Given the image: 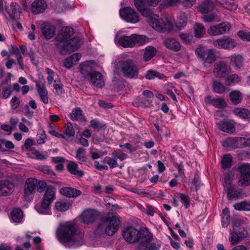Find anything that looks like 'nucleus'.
<instances>
[{
    "label": "nucleus",
    "instance_id": "obj_29",
    "mask_svg": "<svg viewBox=\"0 0 250 250\" xmlns=\"http://www.w3.org/2000/svg\"><path fill=\"white\" fill-rule=\"evenodd\" d=\"M157 50L152 46H147L144 50L143 59L145 62H147L152 59L156 55Z\"/></svg>",
    "mask_w": 250,
    "mask_h": 250
},
{
    "label": "nucleus",
    "instance_id": "obj_41",
    "mask_svg": "<svg viewBox=\"0 0 250 250\" xmlns=\"http://www.w3.org/2000/svg\"><path fill=\"white\" fill-rule=\"evenodd\" d=\"M233 207L238 210H250V202L243 201L233 205Z\"/></svg>",
    "mask_w": 250,
    "mask_h": 250
},
{
    "label": "nucleus",
    "instance_id": "obj_50",
    "mask_svg": "<svg viewBox=\"0 0 250 250\" xmlns=\"http://www.w3.org/2000/svg\"><path fill=\"white\" fill-rule=\"evenodd\" d=\"M212 105L215 107L221 108L226 106V103L224 99L214 98L213 100Z\"/></svg>",
    "mask_w": 250,
    "mask_h": 250
},
{
    "label": "nucleus",
    "instance_id": "obj_10",
    "mask_svg": "<svg viewBox=\"0 0 250 250\" xmlns=\"http://www.w3.org/2000/svg\"><path fill=\"white\" fill-rule=\"evenodd\" d=\"M120 15L127 22L136 23L139 21V16L137 13L132 8L129 7L121 9Z\"/></svg>",
    "mask_w": 250,
    "mask_h": 250
},
{
    "label": "nucleus",
    "instance_id": "obj_23",
    "mask_svg": "<svg viewBox=\"0 0 250 250\" xmlns=\"http://www.w3.org/2000/svg\"><path fill=\"white\" fill-rule=\"evenodd\" d=\"M216 125L220 130L225 132L232 133L235 131L233 124L227 121H220Z\"/></svg>",
    "mask_w": 250,
    "mask_h": 250
},
{
    "label": "nucleus",
    "instance_id": "obj_61",
    "mask_svg": "<svg viewBox=\"0 0 250 250\" xmlns=\"http://www.w3.org/2000/svg\"><path fill=\"white\" fill-rule=\"evenodd\" d=\"M36 87L37 89L38 92L40 95L43 94H47V90L45 87V86L43 84L41 83L38 82H36Z\"/></svg>",
    "mask_w": 250,
    "mask_h": 250
},
{
    "label": "nucleus",
    "instance_id": "obj_52",
    "mask_svg": "<svg viewBox=\"0 0 250 250\" xmlns=\"http://www.w3.org/2000/svg\"><path fill=\"white\" fill-rule=\"evenodd\" d=\"M104 162L108 164L111 168L116 167L118 166L117 160L114 158L110 157H106L104 160Z\"/></svg>",
    "mask_w": 250,
    "mask_h": 250
},
{
    "label": "nucleus",
    "instance_id": "obj_26",
    "mask_svg": "<svg viewBox=\"0 0 250 250\" xmlns=\"http://www.w3.org/2000/svg\"><path fill=\"white\" fill-rule=\"evenodd\" d=\"M215 7L214 3L209 0H206L199 6V11L204 14L212 11Z\"/></svg>",
    "mask_w": 250,
    "mask_h": 250
},
{
    "label": "nucleus",
    "instance_id": "obj_21",
    "mask_svg": "<svg viewBox=\"0 0 250 250\" xmlns=\"http://www.w3.org/2000/svg\"><path fill=\"white\" fill-rule=\"evenodd\" d=\"M68 171L71 174L79 177H82L84 175V171L80 169L78 165L74 161H70L67 165Z\"/></svg>",
    "mask_w": 250,
    "mask_h": 250
},
{
    "label": "nucleus",
    "instance_id": "obj_28",
    "mask_svg": "<svg viewBox=\"0 0 250 250\" xmlns=\"http://www.w3.org/2000/svg\"><path fill=\"white\" fill-rule=\"evenodd\" d=\"M227 198L229 200L233 198H238L241 194L240 189H238L235 186H229L227 188Z\"/></svg>",
    "mask_w": 250,
    "mask_h": 250
},
{
    "label": "nucleus",
    "instance_id": "obj_7",
    "mask_svg": "<svg viewBox=\"0 0 250 250\" xmlns=\"http://www.w3.org/2000/svg\"><path fill=\"white\" fill-rule=\"evenodd\" d=\"M148 42L146 36L132 34L131 36H123L118 39V43L124 47H132L136 43L144 44Z\"/></svg>",
    "mask_w": 250,
    "mask_h": 250
},
{
    "label": "nucleus",
    "instance_id": "obj_19",
    "mask_svg": "<svg viewBox=\"0 0 250 250\" xmlns=\"http://www.w3.org/2000/svg\"><path fill=\"white\" fill-rule=\"evenodd\" d=\"M74 34L73 29L71 27H63L60 33L55 38L56 41L62 42L66 41Z\"/></svg>",
    "mask_w": 250,
    "mask_h": 250
},
{
    "label": "nucleus",
    "instance_id": "obj_32",
    "mask_svg": "<svg viewBox=\"0 0 250 250\" xmlns=\"http://www.w3.org/2000/svg\"><path fill=\"white\" fill-rule=\"evenodd\" d=\"M217 1L223 7L228 10H235L237 7L234 0H217Z\"/></svg>",
    "mask_w": 250,
    "mask_h": 250
},
{
    "label": "nucleus",
    "instance_id": "obj_55",
    "mask_svg": "<svg viewBox=\"0 0 250 250\" xmlns=\"http://www.w3.org/2000/svg\"><path fill=\"white\" fill-rule=\"evenodd\" d=\"M64 133L66 136L69 137L73 136L75 135V130L71 123L68 122L67 123L66 128Z\"/></svg>",
    "mask_w": 250,
    "mask_h": 250
},
{
    "label": "nucleus",
    "instance_id": "obj_64",
    "mask_svg": "<svg viewBox=\"0 0 250 250\" xmlns=\"http://www.w3.org/2000/svg\"><path fill=\"white\" fill-rule=\"evenodd\" d=\"M112 156L116 160L119 159L121 161H123L126 158V155L124 153H120L115 151L112 153Z\"/></svg>",
    "mask_w": 250,
    "mask_h": 250
},
{
    "label": "nucleus",
    "instance_id": "obj_53",
    "mask_svg": "<svg viewBox=\"0 0 250 250\" xmlns=\"http://www.w3.org/2000/svg\"><path fill=\"white\" fill-rule=\"evenodd\" d=\"M112 83L114 87L120 90L125 87V82L122 79H117L114 78L112 80Z\"/></svg>",
    "mask_w": 250,
    "mask_h": 250
},
{
    "label": "nucleus",
    "instance_id": "obj_2",
    "mask_svg": "<svg viewBox=\"0 0 250 250\" xmlns=\"http://www.w3.org/2000/svg\"><path fill=\"white\" fill-rule=\"evenodd\" d=\"M56 234L65 247H78L83 244V234L77 230L73 223L66 222L61 225Z\"/></svg>",
    "mask_w": 250,
    "mask_h": 250
},
{
    "label": "nucleus",
    "instance_id": "obj_16",
    "mask_svg": "<svg viewBox=\"0 0 250 250\" xmlns=\"http://www.w3.org/2000/svg\"><path fill=\"white\" fill-rule=\"evenodd\" d=\"M14 185L8 180H0V196H7L13 191Z\"/></svg>",
    "mask_w": 250,
    "mask_h": 250
},
{
    "label": "nucleus",
    "instance_id": "obj_38",
    "mask_svg": "<svg viewBox=\"0 0 250 250\" xmlns=\"http://www.w3.org/2000/svg\"><path fill=\"white\" fill-rule=\"evenodd\" d=\"M10 7L12 10V13H10L9 12L7 11V13L9 16V18L11 19H14L15 18V15L20 14L21 12V9L20 5L15 2H12L11 3Z\"/></svg>",
    "mask_w": 250,
    "mask_h": 250
},
{
    "label": "nucleus",
    "instance_id": "obj_25",
    "mask_svg": "<svg viewBox=\"0 0 250 250\" xmlns=\"http://www.w3.org/2000/svg\"><path fill=\"white\" fill-rule=\"evenodd\" d=\"M165 46L173 51H179L181 49L179 42L174 38H167L165 41Z\"/></svg>",
    "mask_w": 250,
    "mask_h": 250
},
{
    "label": "nucleus",
    "instance_id": "obj_56",
    "mask_svg": "<svg viewBox=\"0 0 250 250\" xmlns=\"http://www.w3.org/2000/svg\"><path fill=\"white\" fill-rule=\"evenodd\" d=\"M90 126L97 131H99L104 126V125H103L97 120H91L90 122Z\"/></svg>",
    "mask_w": 250,
    "mask_h": 250
},
{
    "label": "nucleus",
    "instance_id": "obj_47",
    "mask_svg": "<svg viewBox=\"0 0 250 250\" xmlns=\"http://www.w3.org/2000/svg\"><path fill=\"white\" fill-rule=\"evenodd\" d=\"M141 14L147 18V22H148L151 19L154 17L153 16H155L156 14H155L152 10L148 8H145L143 10H141L139 11Z\"/></svg>",
    "mask_w": 250,
    "mask_h": 250
},
{
    "label": "nucleus",
    "instance_id": "obj_43",
    "mask_svg": "<svg viewBox=\"0 0 250 250\" xmlns=\"http://www.w3.org/2000/svg\"><path fill=\"white\" fill-rule=\"evenodd\" d=\"M51 151V150L43 152L39 151L35 149L32 150V153L35 156L36 159L39 160H46L49 155L48 151Z\"/></svg>",
    "mask_w": 250,
    "mask_h": 250
},
{
    "label": "nucleus",
    "instance_id": "obj_20",
    "mask_svg": "<svg viewBox=\"0 0 250 250\" xmlns=\"http://www.w3.org/2000/svg\"><path fill=\"white\" fill-rule=\"evenodd\" d=\"M47 7L46 2L44 0H35L32 4L31 10L35 14L43 12Z\"/></svg>",
    "mask_w": 250,
    "mask_h": 250
},
{
    "label": "nucleus",
    "instance_id": "obj_58",
    "mask_svg": "<svg viewBox=\"0 0 250 250\" xmlns=\"http://www.w3.org/2000/svg\"><path fill=\"white\" fill-rule=\"evenodd\" d=\"M46 135L43 130H40L37 137V141L38 144H42L45 143Z\"/></svg>",
    "mask_w": 250,
    "mask_h": 250
},
{
    "label": "nucleus",
    "instance_id": "obj_15",
    "mask_svg": "<svg viewBox=\"0 0 250 250\" xmlns=\"http://www.w3.org/2000/svg\"><path fill=\"white\" fill-rule=\"evenodd\" d=\"M87 81L92 86L99 88L103 87L105 85L104 81L102 74L100 72L96 71L93 72V74Z\"/></svg>",
    "mask_w": 250,
    "mask_h": 250
},
{
    "label": "nucleus",
    "instance_id": "obj_8",
    "mask_svg": "<svg viewBox=\"0 0 250 250\" xmlns=\"http://www.w3.org/2000/svg\"><path fill=\"white\" fill-rule=\"evenodd\" d=\"M236 170L240 174L238 184L241 187H246L250 185V164L243 163L238 166Z\"/></svg>",
    "mask_w": 250,
    "mask_h": 250
},
{
    "label": "nucleus",
    "instance_id": "obj_37",
    "mask_svg": "<svg viewBox=\"0 0 250 250\" xmlns=\"http://www.w3.org/2000/svg\"><path fill=\"white\" fill-rule=\"evenodd\" d=\"M71 206V204L68 202H66L65 201H57L56 203L55 208L59 211L63 212L69 209Z\"/></svg>",
    "mask_w": 250,
    "mask_h": 250
},
{
    "label": "nucleus",
    "instance_id": "obj_30",
    "mask_svg": "<svg viewBox=\"0 0 250 250\" xmlns=\"http://www.w3.org/2000/svg\"><path fill=\"white\" fill-rule=\"evenodd\" d=\"M71 119L73 121H85V119L83 115L82 110L80 107L73 109L70 114Z\"/></svg>",
    "mask_w": 250,
    "mask_h": 250
},
{
    "label": "nucleus",
    "instance_id": "obj_49",
    "mask_svg": "<svg viewBox=\"0 0 250 250\" xmlns=\"http://www.w3.org/2000/svg\"><path fill=\"white\" fill-rule=\"evenodd\" d=\"M69 41L75 51L83 44V41L79 37H74Z\"/></svg>",
    "mask_w": 250,
    "mask_h": 250
},
{
    "label": "nucleus",
    "instance_id": "obj_11",
    "mask_svg": "<svg viewBox=\"0 0 250 250\" xmlns=\"http://www.w3.org/2000/svg\"><path fill=\"white\" fill-rule=\"evenodd\" d=\"M37 185V180L36 179L30 178L26 180L24 185L23 193L25 200L27 201L31 200L30 196L35 192Z\"/></svg>",
    "mask_w": 250,
    "mask_h": 250
},
{
    "label": "nucleus",
    "instance_id": "obj_48",
    "mask_svg": "<svg viewBox=\"0 0 250 250\" xmlns=\"http://www.w3.org/2000/svg\"><path fill=\"white\" fill-rule=\"evenodd\" d=\"M187 18L184 14H180L177 19L176 26L177 28H181L187 24Z\"/></svg>",
    "mask_w": 250,
    "mask_h": 250
},
{
    "label": "nucleus",
    "instance_id": "obj_39",
    "mask_svg": "<svg viewBox=\"0 0 250 250\" xmlns=\"http://www.w3.org/2000/svg\"><path fill=\"white\" fill-rule=\"evenodd\" d=\"M238 145L237 141L234 138H229L222 143V146L226 148L233 149Z\"/></svg>",
    "mask_w": 250,
    "mask_h": 250
},
{
    "label": "nucleus",
    "instance_id": "obj_63",
    "mask_svg": "<svg viewBox=\"0 0 250 250\" xmlns=\"http://www.w3.org/2000/svg\"><path fill=\"white\" fill-rule=\"evenodd\" d=\"M38 170L44 174H47L49 175H52L54 174V172L47 166L40 167L38 168Z\"/></svg>",
    "mask_w": 250,
    "mask_h": 250
},
{
    "label": "nucleus",
    "instance_id": "obj_13",
    "mask_svg": "<svg viewBox=\"0 0 250 250\" xmlns=\"http://www.w3.org/2000/svg\"><path fill=\"white\" fill-rule=\"evenodd\" d=\"M229 70L230 67L227 63L224 61H221L215 64L213 74L216 78H223L229 74Z\"/></svg>",
    "mask_w": 250,
    "mask_h": 250
},
{
    "label": "nucleus",
    "instance_id": "obj_34",
    "mask_svg": "<svg viewBox=\"0 0 250 250\" xmlns=\"http://www.w3.org/2000/svg\"><path fill=\"white\" fill-rule=\"evenodd\" d=\"M23 212L20 208H15L11 213V218L13 222L20 223L23 218Z\"/></svg>",
    "mask_w": 250,
    "mask_h": 250
},
{
    "label": "nucleus",
    "instance_id": "obj_36",
    "mask_svg": "<svg viewBox=\"0 0 250 250\" xmlns=\"http://www.w3.org/2000/svg\"><path fill=\"white\" fill-rule=\"evenodd\" d=\"M233 113L236 116L244 119L250 118V112L246 108H236L233 110Z\"/></svg>",
    "mask_w": 250,
    "mask_h": 250
},
{
    "label": "nucleus",
    "instance_id": "obj_42",
    "mask_svg": "<svg viewBox=\"0 0 250 250\" xmlns=\"http://www.w3.org/2000/svg\"><path fill=\"white\" fill-rule=\"evenodd\" d=\"M156 77L158 78L159 79H162L165 76L163 74L153 70H148L145 75V78L147 80L154 79Z\"/></svg>",
    "mask_w": 250,
    "mask_h": 250
},
{
    "label": "nucleus",
    "instance_id": "obj_24",
    "mask_svg": "<svg viewBox=\"0 0 250 250\" xmlns=\"http://www.w3.org/2000/svg\"><path fill=\"white\" fill-rule=\"evenodd\" d=\"M60 193L68 197H77L81 194L82 192L74 188L65 187L61 189Z\"/></svg>",
    "mask_w": 250,
    "mask_h": 250
},
{
    "label": "nucleus",
    "instance_id": "obj_62",
    "mask_svg": "<svg viewBox=\"0 0 250 250\" xmlns=\"http://www.w3.org/2000/svg\"><path fill=\"white\" fill-rule=\"evenodd\" d=\"M37 190L39 192H42L46 188V184L43 181H37V185L36 186Z\"/></svg>",
    "mask_w": 250,
    "mask_h": 250
},
{
    "label": "nucleus",
    "instance_id": "obj_54",
    "mask_svg": "<svg viewBox=\"0 0 250 250\" xmlns=\"http://www.w3.org/2000/svg\"><path fill=\"white\" fill-rule=\"evenodd\" d=\"M195 54L199 59L202 60V61H204L206 55L208 52H206L204 48L203 47H199L195 49Z\"/></svg>",
    "mask_w": 250,
    "mask_h": 250
},
{
    "label": "nucleus",
    "instance_id": "obj_59",
    "mask_svg": "<svg viewBox=\"0 0 250 250\" xmlns=\"http://www.w3.org/2000/svg\"><path fill=\"white\" fill-rule=\"evenodd\" d=\"M237 35L242 40L250 42V32H244V31H239L237 33Z\"/></svg>",
    "mask_w": 250,
    "mask_h": 250
},
{
    "label": "nucleus",
    "instance_id": "obj_31",
    "mask_svg": "<svg viewBox=\"0 0 250 250\" xmlns=\"http://www.w3.org/2000/svg\"><path fill=\"white\" fill-rule=\"evenodd\" d=\"M230 62L232 65L237 69H239L243 65L244 59L240 55H234L230 57Z\"/></svg>",
    "mask_w": 250,
    "mask_h": 250
},
{
    "label": "nucleus",
    "instance_id": "obj_33",
    "mask_svg": "<svg viewBox=\"0 0 250 250\" xmlns=\"http://www.w3.org/2000/svg\"><path fill=\"white\" fill-rule=\"evenodd\" d=\"M229 98L232 104L236 105L242 101V94L238 90H234L229 93Z\"/></svg>",
    "mask_w": 250,
    "mask_h": 250
},
{
    "label": "nucleus",
    "instance_id": "obj_4",
    "mask_svg": "<svg viewBox=\"0 0 250 250\" xmlns=\"http://www.w3.org/2000/svg\"><path fill=\"white\" fill-rule=\"evenodd\" d=\"M115 72L121 73L124 77L133 78L138 75L139 69L132 60L119 61L117 63Z\"/></svg>",
    "mask_w": 250,
    "mask_h": 250
},
{
    "label": "nucleus",
    "instance_id": "obj_9",
    "mask_svg": "<svg viewBox=\"0 0 250 250\" xmlns=\"http://www.w3.org/2000/svg\"><path fill=\"white\" fill-rule=\"evenodd\" d=\"M213 45L218 48L230 50L233 49L237 44L235 41L229 37H223L214 41Z\"/></svg>",
    "mask_w": 250,
    "mask_h": 250
},
{
    "label": "nucleus",
    "instance_id": "obj_5",
    "mask_svg": "<svg viewBox=\"0 0 250 250\" xmlns=\"http://www.w3.org/2000/svg\"><path fill=\"white\" fill-rule=\"evenodd\" d=\"M55 199V190L52 186L47 187L40 205L36 206V209L40 214H50V206Z\"/></svg>",
    "mask_w": 250,
    "mask_h": 250
},
{
    "label": "nucleus",
    "instance_id": "obj_18",
    "mask_svg": "<svg viewBox=\"0 0 250 250\" xmlns=\"http://www.w3.org/2000/svg\"><path fill=\"white\" fill-rule=\"evenodd\" d=\"M242 229H243V230H233L232 232H230L229 240L232 245L236 244L242 238L247 236L248 232L247 230L243 228Z\"/></svg>",
    "mask_w": 250,
    "mask_h": 250
},
{
    "label": "nucleus",
    "instance_id": "obj_3",
    "mask_svg": "<svg viewBox=\"0 0 250 250\" xmlns=\"http://www.w3.org/2000/svg\"><path fill=\"white\" fill-rule=\"evenodd\" d=\"M120 224L119 217L112 214L98 225L96 233L99 235L106 233L107 235L112 236L119 229Z\"/></svg>",
    "mask_w": 250,
    "mask_h": 250
},
{
    "label": "nucleus",
    "instance_id": "obj_51",
    "mask_svg": "<svg viewBox=\"0 0 250 250\" xmlns=\"http://www.w3.org/2000/svg\"><path fill=\"white\" fill-rule=\"evenodd\" d=\"M134 2L136 8L139 11L143 10L148 5L146 0H134Z\"/></svg>",
    "mask_w": 250,
    "mask_h": 250
},
{
    "label": "nucleus",
    "instance_id": "obj_45",
    "mask_svg": "<svg viewBox=\"0 0 250 250\" xmlns=\"http://www.w3.org/2000/svg\"><path fill=\"white\" fill-rule=\"evenodd\" d=\"M232 158L230 154L224 156L221 160V167L223 169H227L231 166Z\"/></svg>",
    "mask_w": 250,
    "mask_h": 250
},
{
    "label": "nucleus",
    "instance_id": "obj_17",
    "mask_svg": "<svg viewBox=\"0 0 250 250\" xmlns=\"http://www.w3.org/2000/svg\"><path fill=\"white\" fill-rule=\"evenodd\" d=\"M40 28L43 36L47 40L52 38L55 35L56 27L49 22L42 24Z\"/></svg>",
    "mask_w": 250,
    "mask_h": 250
},
{
    "label": "nucleus",
    "instance_id": "obj_27",
    "mask_svg": "<svg viewBox=\"0 0 250 250\" xmlns=\"http://www.w3.org/2000/svg\"><path fill=\"white\" fill-rule=\"evenodd\" d=\"M215 49H209L207 53L204 61H203L205 67H208L216 60Z\"/></svg>",
    "mask_w": 250,
    "mask_h": 250
},
{
    "label": "nucleus",
    "instance_id": "obj_12",
    "mask_svg": "<svg viewBox=\"0 0 250 250\" xmlns=\"http://www.w3.org/2000/svg\"><path fill=\"white\" fill-rule=\"evenodd\" d=\"M230 24L228 22H222L215 26H210L208 30L210 35L217 36L225 34L230 28Z\"/></svg>",
    "mask_w": 250,
    "mask_h": 250
},
{
    "label": "nucleus",
    "instance_id": "obj_57",
    "mask_svg": "<svg viewBox=\"0 0 250 250\" xmlns=\"http://www.w3.org/2000/svg\"><path fill=\"white\" fill-rule=\"evenodd\" d=\"M240 81L238 75L233 74L229 76L226 79V82L228 84H230L232 83H238Z\"/></svg>",
    "mask_w": 250,
    "mask_h": 250
},
{
    "label": "nucleus",
    "instance_id": "obj_1",
    "mask_svg": "<svg viewBox=\"0 0 250 250\" xmlns=\"http://www.w3.org/2000/svg\"><path fill=\"white\" fill-rule=\"evenodd\" d=\"M123 236L129 243L138 241L137 250H159L161 248L160 241L152 242V234L146 228L138 230L133 227H127L123 231Z\"/></svg>",
    "mask_w": 250,
    "mask_h": 250
},
{
    "label": "nucleus",
    "instance_id": "obj_40",
    "mask_svg": "<svg viewBox=\"0 0 250 250\" xmlns=\"http://www.w3.org/2000/svg\"><path fill=\"white\" fill-rule=\"evenodd\" d=\"M62 43H63V44L60 45L62 47L60 50L61 54H66L67 52H73L75 51L69 40L67 41H65Z\"/></svg>",
    "mask_w": 250,
    "mask_h": 250
},
{
    "label": "nucleus",
    "instance_id": "obj_22",
    "mask_svg": "<svg viewBox=\"0 0 250 250\" xmlns=\"http://www.w3.org/2000/svg\"><path fill=\"white\" fill-rule=\"evenodd\" d=\"M95 71L93 67L87 63H84L81 65L80 73L84 80L88 81L93 72Z\"/></svg>",
    "mask_w": 250,
    "mask_h": 250
},
{
    "label": "nucleus",
    "instance_id": "obj_6",
    "mask_svg": "<svg viewBox=\"0 0 250 250\" xmlns=\"http://www.w3.org/2000/svg\"><path fill=\"white\" fill-rule=\"evenodd\" d=\"M148 22L155 30L163 33H169L173 29L172 23L167 19H162L157 15L154 16Z\"/></svg>",
    "mask_w": 250,
    "mask_h": 250
},
{
    "label": "nucleus",
    "instance_id": "obj_60",
    "mask_svg": "<svg viewBox=\"0 0 250 250\" xmlns=\"http://www.w3.org/2000/svg\"><path fill=\"white\" fill-rule=\"evenodd\" d=\"M243 222L241 220H236L233 223V230H243L244 228L242 226Z\"/></svg>",
    "mask_w": 250,
    "mask_h": 250
},
{
    "label": "nucleus",
    "instance_id": "obj_44",
    "mask_svg": "<svg viewBox=\"0 0 250 250\" xmlns=\"http://www.w3.org/2000/svg\"><path fill=\"white\" fill-rule=\"evenodd\" d=\"M195 36L201 38L205 34V28L201 23H196L194 25Z\"/></svg>",
    "mask_w": 250,
    "mask_h": 250
},
{
    "label": "nucleus",
    "instance_id": "obj_46",
    "mask_svg": "<svg viewBox=\"0 0 250 250\" xmlns=\"http://www.w3.org/2000/svg\"><path fill=\"white\" fill-rule=\"evenodd\" d=\"M212 88L214 92L221 94L225 91V87L221 83L216 80H214L212 82Z\"/></svg>",
    "mask_w": 250,
    "mask_h": 250
},
{
    "label": "nucleus",
    "instance_id": "obj_35",
    "mask_svg": "<svg viewBox=\"0 0 250 250\" xmlns=\"http://www.w3.org/2000/svg\"><path fill=\"white\" fill-rule=\"evenodd\" d=\"M85 153V149L83 147H79L77 150L75 157L79 163L83 164L86 162L87 157Z\"/></svg>",
    "mask_w": 250,
    "mask_h": 250
},
{
    "label": "nucleus",
    "instance_id": "obj_14",
    "mask_svg": "<svg viewBox=\"0 0 250 250\" xmlns=\"http://www.w3.org/2000/svg\"><path fill=\"white\" fill-rule=\"evenodd\" d=\"M98 216L97 211L93 209H87L83 212L80 217L84 225H89L95 221Z\"/></svg>",
    "mask_w": 250,
    "mask_h": 250
}]
</instances>
